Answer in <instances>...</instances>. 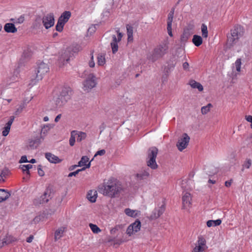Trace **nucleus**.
<instances>
[{
  "label": "nucleus",
  "instance_id": "62",
  "mask_svg": "<svg viewBox=\"0 0 252 252\" xmlns=\"http://www.w3.org/2000/svg\"><path fill=\"white\" fill-rule=\"evenodd\" d=\"M61 114L58 115L55 118V122H58L59 121V120L61 119Z\"/></svg>",
  "mask_w": 252,
  "mask_h": 252
},
{
  "label": "nucleus",
  "instance_id": "53",
  "mask_svg": "<svg viewBox=\"0 0 252 252\" xmlns=\"http://www.w3.org/2000/svg\"><path fill=\"white\" fill-rule=\"evenodd\" d=\"M246 120L250 123L251 124V128L252 129V116L251 115H246L245 117Z\"/></svg>",
  "mask_w": 252,
  "mask_h": 252
},
{
  "label": "nucleus",
  "instance_id": "55",
  "mask_svg": "<svg viewBox=\"0 0 252 252\" xmlns=\"http://www.w3.org/2000/svg\"><path fill=\"white\" fill-rule=\"evenodd\" d=\"M20 163L29 162L26 156H22L19 161Z\"/></svg>",
  "mask_w": 252,
  "mask_h": 252
},
{
  "label": "nucleus",
  "instance_id": "39",
  "mask_svg": "<svg viewBox=\"0 0 252 252\" xmlns=\"http://www.w3.org/2000/svg\"><path fill=\"white\" fill-rule=\"evenodd\" d=\"M76 137L77 138V141L78 142H81V141L86 139L87 134L86 133L82 131H76Z\"/></svg>",
  "mask_w": 252,
  "mask_h": 252
},
{
  "label": "nucleus",
  "instance_id": "4",
  "mask_svg": "<svg viewBox=\"0 0 252 252\" xmlns=\"http://www.w3.org/2000/svg\"><path fill=\"white\" fill-rule=\"evenodd\" d=\"M97 85V78L94 73L89 74L83 83V90L87 92H90Z\"/></svg>",
  "mask_w": 252,
  "mask_h": 252
},
{
  "label": "nucleus",
  "instance_id": "15",
  "mask_svg": "<svg viewBox=\"0 0 252 252\" xmlns=\"http://www.w3.org/2000/svg\"><path fill=\"white\" fill-rule=\"evenodd\" d=\"M71 57L70 51L69 50H65L60 56L59 60V64L60 66H63L67 64Z\"/></svg>",
  "mask_w": 252,
  "mask_h": 252
},
{
  "label": "nucleus",
  "instance_id": "45",
  "mask_svg": "<svg viewBox=\"0 0 252 252\" xmlns=\"http://www.w3.org/2000/svg\"><path fill=\"white\" fill-rule=\"evenodd\" d=\"M190 35V33L189 31L188 30H185L181 37V40L183 42L186 41L189 37Z\"/></svg>",
  "mask_w": 252,
  "mask_h": 252
},
{
  "label": "nucleus",
  "instance_id": "27",
  "mask_svg": "<svg viewBox=\"0 0 252 252\" xmlns=\"http://www.w3.org/2000/svg\"><path fill=\"white\" fill-rule=\"evenodd\" d=\"M126 33L127 35V41L128 42H132L133 40V28L130 26L127 25L126 26Z\"/></svg>",
  "mask_w": 252,
  "mask_h": 252
},
{
  "label": "nucleus",
  "instance_id": "13",
  "mask_svg": "<svg viewBox=\"0 0 252 252\" xmlns=\"http://www.w3.org/2000/svg\"><path fill=\"white\" fill-rule=\"evenodd\" d=\"M43 26L46 29L53 27L55 24L54 15L52 13H49L43 16L42 19Z\"/></svg>",
  "mask_w": 252,
  "mask_h": 252
},
{
  "label": "nucleus",
  "instance_id": "22",
  "mask_svg": "<svg viewBox=\"0 0 252 252\" xmlns=\"http://www.w3.org/2000/svg\"><path fill=\"white\" fill-rule=\"evenodd\" d=\"M125 213L128 217L135 218L139 216L141 214L140 211L137 210H132L129 208H126L124 211Z\"/></svg>",
  "mask_w": 252,
  "mask_h": 252
},
{
  "label": "nucleus",
  "instance_id": "7",
  "mask_svg": "<svg viewBox=\"0 0 252 252\" xmlns=\"http://www.w3.org/2000/svg\"><path fill=\"white\" fill-rule=\"evenodd\" d=\"M141 223L139 220H136L134 222L129 225L126 230V234L129 237L133 236L140 230Z\"/></svg>",
  "mask_w": 252,
  "mask_h": 252
},
{
  "label": "nucleus",
  "instance_id": "58",
  "mask_svg": "<svg viewBox=\"0 0 252 252\" xmlns=\"http://www.w3.org/2000/svg\"><path fill=\"white\" fill-rule=\"evenodd\" d=\"M11 101V99H3L1 103L3 105H7L8 103H9Z\"/></svg>",
  "mask_w": 252,
  "mask_h": 252
},
{
  "label": "nucleus",
  "instance_id": "37",
  "mask_svg": "<svg viewBox=\"0 0 252 252\" xmlns=\"http://www.w3.org/2000/svg\"><path fill=\"white\" fill-rule=\"evenodd\" d=\"M213 105L211 103H208L206 106H204L201 108V112L202 115H206L209 113L212 108Z\"/></svg>",
  "mask_w": 252,
  "mask_h": 252
},
{
  "label": "nucleus",
  "instance_id": "29",
  "mask_svg": "<svg viewBox=\"0 0 252 252\" xmlns=\"http://www.w3.org/2000/svg\"><path fill=\"white\" fill-rule=\"evenodd\" d=\"M71 16V13L69 11H65L59 18V20L65 24L66 23Z\"/></svg>",
  "mask_w": 252,
  "mask_h": 252
},
{
  "label": "nucleus",
  "instance_id": "12",
  "mask_svg": "<svg viewBox=\"0 0 252 252\" xmlns=\"http://www.w3.org/2000/svg\"><path fill=\"white\" fill-rule=\"evenodd\" d=\"M116 32L118 34V37L117 38L115 35H113L112 40L111 42L110 45L112 49V51L113 54L116 53L118 50V43L119 42L123 36V34L120 32L119 30H116Z\"/></svg>",
  "mask_w": 252,
  "mask_h": 252
},
{
  "label": "nucleus",
  "instance_id": "46",
  "mask_svg": "<svg viewBox=\"0 0 252 252\" xmlns=\"http://www.w3.org/2000/svg\"><path fill=\"white\" fill-rule=\"evenodd\" d=\"M32 167V165L31 164L22 165L20 166V168L23 171L26 172V173L28 175L30 174L29 169H31Z\"/></svg>",
  "mask_w": 252,
  "mask_h": 252
},
{
  "label": "nucleus",
  "instance_id": "47",
  "mask_svg": "<svg viewBox=\"0 0 252 252\" xmlns=\"http://www.w3.org/2000/svg\"><path fill=\"white\" fill-rule=\"evenodd\" d=\"M65 24L58 20V23L56 25V30L58 32H62L63 30V27Z\"/></svg>",
  "mask_w": 252,
  "mask_h": 252
},
{
  "label": "nucleus",
  "instance_id": "56",
  "mask_svg": "<svg viewBox=\"0 0 252 252\" xmlns=\"http://www.w3.org/2000/svg\"><path fill=\"white\" fill-rule=\"evenodd\" d=\"M105 153V151L104 150H101L98 151L96 153V154L94 155V157H96L98 155L102 156V155H104Z\"/></svg>",
  "mask_w": 252,
  "mask_h": 252
},
{
  "label": "nucleus",
  "instance_id": "25",
  "mask_svg": "<svg viewBox=\"0 0 252 252\" xmlns=\"http://www.w3.org/2000/svg\"><path fill=\"white\" fill-rule=\"evenodd\" d=\"M97 197V191L95 189L90 190L87 194V199L91 202L94 203L96 201Z\"/></svg>",
  "mask_w": 252,
  "mask_h": 252
},
{
  "label": "nucleus",
  "instance_id": "41",
  "mask_svg": "<svg viewBox=\"0 0 252 252\" xmlns=\"http://www.w3.org/2000/svg\"><path fill=\"white\" fill-rule=\"evenodd\" d=\"M89 225L92 231L94 234H98L101 231V229L96 224L90 223Z\"/></svg>",
  "mask_w": 252,
  "mask_h": 252
},
{
  "label": "nucleus",
  "instance_id": "61",
  "mask_svg": "<svg viewBox=\"0 0 252 252\" xmlns=\"http://www.w3.org/2000/svg\"><path fill=\"white\" fill-rule=\"evenodd\" d=\"M115 227L118 231L119 230L122 229L123 227V226L122 224H118V225H116Z\"/></svg>",
  "mask_w": 252,
  "mask_h": 252
},
{
  "label": "nucleus",
  "instance_id": "3",
  "mask_svg": "<svg viewBox=\"0 0 252 252\" xmlns=\"http://www.w3.org/2000/svg\"><path fill=\"white\" fill-rule=\"evenodd\" d=\"M158 152V150L156 147H152L148 151L147 164L152 169H156L158 167L156 160Z\"/></svg>",
  "mask_w": 252,
  "mask_h": 252
},
{
  "label": "nucleus",
  "instance_id": "2",
  "mask_svg": "<svg viewBox=\"0 0 252 252\" xmlns=\"http://www.w3.org/2000/svg\"><path fill=\"white\" fill-rule=\"evenodd\" d=\"M72 94L71 91L69 88H63L59 94L55 95L51 101L53 109L60 108L65 105L70 99Z\"/></svg>",
  "mask_w": 252,
  "mask_h": 252
},
{
  "label": "nucleus",
  "instance_id": "51",
  "mask_svg": "<svg viewBox=\"0 0 252 252\" xmlns=\"http://www.w3.org/2000/svg\"><path fill=\"white\" fill-rule=\"evenodd\" d=\"M84 171V169H79L78 170H77L76 171H74V172H71L68 175V177H71L73 176H75L77 174H78L81 171Z\"/></svg>",
  "mask_w": 252,
  "mask_h": 252
},
{
  "label": "nucleus",
  "instance_id": "48",
  "mask_svg": "<svg viewBox=\"0 0 252 252\" xmlns=\"http://www.w3.org/2000/svg\"><path fill=\"white\" fill-rule=\"evenodd\" d=\"M88 64L89 66L92 68H93L95 66L94 57L92 54H91V57L90 60L88 62Z\"/></svg>",
  "mask_w": 252,
  "mask_h": 252
},
{
  "label": "nucleus",
  "instance_id": "5",
  "mask_svg": "<svg viewBox=\"0 0 252 252\" xmlns=\"http://www.w3.org/2000/svg\"><path fill=\"white\" fill-rule=\"evenodd\" d=\"M206 243V240L204 237L199 236L191 252H204L208 248Z\"/></svg>",
  "mask_w": 252,
  "mask_h": 252
},
{
  "label": "nucleus",
  "instance_id": "14",
  "mask_svg": "<svg viewBox=\"0 0 252 252\" xmlns=\"http://www.w3.org/2000/svg\"><path fill=\"white\" fill-rule=\"evenodd\" d=\"M234 50L238 53L242 54L241 57L244 55L247 56L248 53V45L246 42H239L234 46Z\"/></svg>",
  "mask_w": 252,
  "mask_h": 252
},
{
  "label": "nucleus",
  "instance_id": "54",
  "mask_svg": "<svg viewBox=\"0 0 252 252\" xmlns=\"http://www.w3.org/2000/svg\"><path fill=\"white\" fill-rule=\"evenodd\" d=\"M37 170H38V174L39 176H44V171L42 170V169H41V165H39L38 166V168H37Z\"/></svg>",
  "mask_w": 252,
  "mask_h": 252
},
{
  "label": "nucleus",
  "instance_id": "33",
  "mask_svg": "<svg viewBox=\"0 0 252 252\" xmlns=\"http://www.w3.org/2000/svg\"><path fill=\"white\" fill-rule=\"evenodd\" d=\"M221 223V220L220 219L217 220H209L207 221V225L208 227H210L212 226H216L220 225Z\"/></svg>",
  "mask_w": 252,
  "mask_h": 252
},
{
  "label": "nucleus",
  "instance_id": "36",
  "mask_svg": "<svg viewBox=\"0 0 252 252\" xmlns=\"http://www.w3.org/2000/svg\"><path fill=\"white\" fill-rule=\"evenodd\" d=\"M16 241V239L11 235L6 236L2 240V244L7 245Z\"/></svg>",
  "mask_w": 252,
  "mask_h": 252
},
{
  "label": "nucleus",
  "instance_id": "38",
  "mask_svg": "<svg viewBox=\"0 0 252 252\" xmlns=\"http://www.w3.org/2000/svg\"><path fill=\"white\" fill-rule=\"evenodd\" d=\"M252 164V160L250 158H246V160L244 161L243 164L242 165V170L244 171L245 169H249Z\"/></svg>",
  "mask_w": 252,
  "mask_h": 252
},
{
  "label": "nucleus",
  "instance_id": "8",
  "mask_svg": "<svg viewBox=\"0 0 252 252\" xmlns=\"http://www.w3.org/2000/svg\"><path fill=\"white\" fill-rule=\"evenodd\" d=\"M190 140L189 136L187 133H183L179 138L176 146L179 151H183L188 147Z\"/></svg>",
  "mask_w": 252,
  "mask_h": 252
},
{
  "label": "nucleus",
  "instance_id": "17",
  "mask_svg": "<svg viewBox=\"0 0 252 252\" xmlns=\"http://www.w3.org/2000/svg\"><path fill=\"white\" fill-rule=\"evenodd\" d=\"M165 206L162 205L159 207L155 208L152 212L149 218L151 220H155L158 219L164 212Z\"/></svg>",
  "mask_w": 252,
  "mask_h": 252
},
{
  "label": "nucleus",
  "instance_id": "43",
  "mask_svg": "<svg viewBox=\"0 0 252 252\" xmlns=\"http://www.w3.org/2000/svg\"><path fill=\"white\" fill-rule=\"evenodd\" d=\"M242 63L241 59L238 58L235 61L233 64L234 67L236 68V70L238 72H240L241 71Z\"/></svg>",
  "mask_w": 252,
  "mask_h": 252
},
{
  "label": "nucleus",
  "instance_id": "20",
  "mask_svg": "<svg viewBox=\"0 0 252 252\" xmlns=\"http://www.w3.org/2000/svg\"><path fill=\"white\" fill-rule=\"evenodd\" d=\"M174 17V11H171L168 14L167 20V30L169 35L171 37L173 36L172 32V24Z\"/></svg>",
  "mask_w": 252,
  "mask_h": 252
},
{
  "label": "nucleus",
  "instance_id": "9",
  "mask_svg": "<svg viewBox=\"0 0 252 252\" xmlns=\"http://www.w3.org/2000/svg\"><path fill=\"white\" fill-rule=\"evenodd\" d=\"M49 70V68L47 64L43 62L39 63L36 75V79L37 81L41 80Z\"/></svg>",
  "mask_w": 252,
  "mask_h": 252
},
{
  "label": "nucleus",
  "instance_id": "10",
  "mask_svg": "<svg viewBox=\"0 0 252 252\" xmlns=\"http://www.w3.org/2000/svg\"><path fill=\"white\" fill-rule=\"evenodd\" d=\"M239 30L240 29L238 28H235L231 30L230 35L228 36L227 42V45L231 46L237 43L240 36Z\"/></svg>",
  "mask_w": 252,
  "mask_h": 252
},
{
  "label": "nucleus",
  "instance_id": "49",
  "mask_svg": "<svg viewBox=\"0 0 252 252\" xmlns=\"http://www.w3.org/2000/svg\"><path fill=\"white\" fill-rule=\"evenodd\" d=\"M41 26V25L40 21L39 19L35 20L34 22L33 23V25H32L33 28L34 29H40Z\"/></svg>",
  "mask_w": 252,
  "mask_h": 252
},
{
  "label": "nucleus",
  "instance_id": "32",
  "mask_svg": "<svg viewBox=\"0 0 252 252\" xmlns=\"http://www.w3.org/2000/svg\"><path fill=\"white\" fill-rule=\"evenodd\" d=\"M192 41L193 43L197 47L201 45L203 42L202 38L198 35H194Z\"/></svg>",
  "mask_w": 252,
  "mask_h": 252
},
{
  "label": "nucleus",
  "instance_id": "60",
  "mask_svg": "<svg viewBox=\"0 0 252 252\" xmlns=\"http://www.w3.org/2000/svg\"><path fill=\"white\" fill-rule=\"evenodd\" d=\"M33 239V236H30L27 239V242L28 243H31L32 242V240Z\"/></svg>",
  "mask_w": 252,
  "mask_h": 252
},
{
  "label": "nucleus",
  "instance_id": "63",
  "mask_svg": "<svg viewBox=\"0 0 252 252\" xmlns=\"http://www.w3.org/2000/svg\"><path fill=\"white\" fill-rule=\"evenodd\" d=\"M231 183L229 181H226L225 182V185L226 187H229L231 186Z\"/></svg>",
  "mask_w": 252,
  "mask_h": 252
},
{
  "label": "nucleus",
  "instance_id": "24",
  "mask_svg": "<svg viewBox=\"0 0 252 252\" xmlns=\"http://www.w3.org/2000/svg\"><path fill=\"white\" fill-rule=\"evenodd\" d=\"M66 231V227L65 226H61L59 227L55 232L54 238L55 240L61 239L64 233Z\"/></svg>",
  "mask_w": 252,
  "mask_h": 252
},
{
  "label": "nucleus",
  "instance_id": "1",
  "mask_svg": "<svg viewBox=\"0 0 252 252\" xmlns=\"http://www.w3.org/2000/svg\"><path fill=\"white\" fill-rule=\"evenodd\" d=\"M124 190V187L121 182L116 179L109 180L104 185L102 193L111 198L118 196Z\"/></svg>",
  "mask_w": 252,
  "mask_h": 252
},
{
  "label": "nucleus",
  "instance_id": "19",
  "mask_svg": "<svg viewBox=\"0 0 252 252\" xmlns=\"http://www.w3.org/2000/svg\"><path fill=\"white\" fill-rule=\"evenodd\" d=\"M75 166L83 167L82 169H84V170L86 168H90L91 161H89V158L87 156H83L78 162V164L75 165Z\"/></svg>",
  "mask_w": 252,
  "mask_h": 252
},
{
  "label": "nucleus",
  "instance_id": "64",
  "mask_svg": "<svg viewBox=\"0 0 252 252\" xmlns=\"http://www.w3.org/2000/svg\"><path fill=\"white\" fill-rule=\"evenodd\" d=\"M29 162L32 163H34L36 162V160L35 159L32 158L31 160L29 161Z\"/></svg>",
  "mask_w": 252,
  "mask_h": 252
},
{
  "label": "nucleus",
  "instance_id": "30",
  "mask_svg": "<svg viewBox=\"0 0 252 252\" xmlns=\"http://www.w3.org/2000/svg\"><path fill=\"white\" fill-rule=\"evenodd\" d=\"M106 63L105 56L103 54H98L97 57V64L98 66H103Z\"/></svg>",
  "mask_w": 252,
  "mask_h": 252
},
{
  "label": "nucleus",
  "instance_id": "52",
  "mask_svg": "<svg viewBox=\"0 0 252 252\" xmlns=\"http://www.w3.org/2000/svg\"><path fill=\"white\" fill-rule=\"evenodd\" d=\"M24 21H25L24 16L23 15H21L16 19V21H15V23L22 24L24 22Z\"/></svg>",
  "mask_w": 252,
  "mask_h": 252
},
{
  "label": "nucleus",
  "instance_id": "11",
  "mask_svg": "<svg viewBox=\"0 0 252 252\" xmlns=\"http://www.w3.org/2000/svg\"><path fill=\"white\" fill-rule=\"evenodd\" d=\"M32 55V47L30 45H27L24 47L23 54L19 61V64H24L29 60Z\"/></svg>",
  "mask_w": 252,
  "mask_h": 252
},
{
  "label": "nucleus",
  "instance_id": "31",
  "mask_svg": "<svg viewBox=\"0 0 252 252\" xmlns=\"http://www.w3.org/2000/svg\"><path fill=\"white\" fill-rule=\"evenodd\" d=\"M11 196V192L7 190L1 189V202L6 200Z\"/></svg>",
  "mask_w": 252,
  "mask_h": 252
},
{
  "label": "nucleus",
  "instance_id": "50",
  "mask_svg": "<svg viewBox=\"0 0 252 252\" xmlns=\"http://www.w3.org/2000/svg\"><path fill=\"white\" fill-rule=\"evenodd\" d=\"M43 217L42 215H38V216H36L33 220V221L35 223H38L39 222L41 221H43Z\"/></svg>",
  "mask_w": 252,
  "mask_h": 252
},
{
  "label": "nucleus",
  "instance_id": "18",
  "mask_svg": "<svg viewBox=\"0 0 252 252\" xmlns=\"http://www.w3.org/2000/svg\"><path fill=\"white\" fill-rule=\"evenodd\" d=\"M50 193L51 191L49 189H46L43 194L40 198L35 199V203L37 204L47 202L50 199Z\"/></svg>",
  "mask_w": 252,
  "mask_h": 252
},
{
  "label": "nucleus",
  "instance_id": "57",
  "mask_svg": "<svg viewBox=\"0 0 252 252\" xmlns=\"http://www.w3.org/2000/svg\"><path fill=\"white\" fill-rule=\"evenodd\" d=\"M183 67L186 70H189V64L187 62H185L183 64Z\"/></svg>",
  "mask_w": 252,
  "mask_h": 252
},
{
  "label": "nucleus",
  "instance_id": "28",
  "mask_svg": "<svg viewBox=\"0 0 252 252\" xmlns=\"http://www.w3.org/2000/svg\"><path fill=\"white\" fill-rule=\"evenodd\" d=\"M189 85L193 89H197L199 92L203 91V86L199 82L194 80H191L189 82Z\"/></svg>",
  "mask_w": 252,
  "mask_h": 252
},
{
  "label": "nucleus",
  "instance_id": "59",
  "mask_svg": "<svg viewBox=\"0 0 252 252\" xmlns=\"http://www.w3.org/2000/svg\"><path fill=\"white\" fill-rule=\"evenodd\" d=\"M118 231V230L115 228V227L112 228L110 230V233L112 234H115Z\"/></svg>",
  "mask_w": 252,
  "mask_h": 252
},
{
  "label": "nucleus",
  "instance_id": "42",
  "mask_svg": "<svg viewBox=\"0 0 252 252\" xmlns=\"http://www.w3.org/2000/svg\"><path fill=\"white\" fill-rule=\"evenodd\" d=\"M201 30L203 37L205 38H207L208 36V31L207 27L205 24H203L201 25Z\"/></svg>",
  "mask_w": 252,
  "mask_h": 252
},
{
  "label": "nucleus",
  "instance_id": "34",
  "mask_svg": "<svg viewBox=\"0 0 252 252\" xmlns=\"http://www.w3.org/2000/svg\"><path fill=\"white\" fill-rule=\"evenodd\" d=\"M54 126L51 124L44 125L41 130V134L45 136L47 134L48 131L53 127Z\"/></svg>",
  "mask_w": 252,
  "mask_h": 252
},
{
  "label": "nucleus",
  "instance_id": "16",
  "mask_svg": "<svg viewBox=\"0 0 252 252\" xmlns=\"http://www.w3.org/2000/svg\"><path fill=\"white\" fill-rule=\"evenodd\" d=\"M182 204L184 209L189 210L191 205V196L189 192H185L182 197Z\"/></svg>",
  "mask_w": 252,
  "mask_h": 252
},
{
  "label": "nucleus",
  "instance_id": "23",
  "mask_svg": "<svg viewBox=\"0 0 252 252\" xmlns=\"http://www.w3.org/2000/svg\"><path fill=\"white\" fill-rule=\"evenodd\" d=\"M46 158L51 163H58L62 162V159L59 158L57 156L48 153L45 154Z\"/></svg>",
  "mask_w": 252,
  "mask_h": 252
},
{
  "label": "nucleus",
  "instance_id": "6",
  "mask_svg": "<svg viewBox=\"0 0 252 252\" xmlns=\"http://www.w3.org/2000/svg\"><path fill=\"white\" fill-rule=\"evenodd\" d=\"M166 50L165 48L159 45L155 48L151 54L148 57V59L152 62H155L159 58H161L165 53Z\"/></svg>",
  "mask_w": 252,
  "mask_h": 252
},
{
  "label": "nucleus",
  "instance_id": "40",
  "mask_svg": "<svg viewBox=\"0 0 252 252\" xmlns=\"http://www.w3.org/2000/svg\"><path fill=\"white\" fill-rule=\"evenodd\" d=\"M10 173V171L7 168H4L1 172V182H4L5 179L3 178H6Z\"/></svg>",
  "mask_w": 252,
  "mask_h": 252
},
{
  "label": "nucleus",
  "instance_id": "44",
  "mask_svg": "<svg viewBox=\"0 0 252 252\" xmlns=\"http://www.w3.org/2000/svg\"><path fill=\"white\" fill-rule=\"evenodd\" d=\"M76 131H72L71 132L70 137V139L69 140V145L71 146H73L74 145L75 142V139L76 138Z\"/></svg>",
  "mask_w": 252,
  "mask_h": 252
},
{
  "label": "nucleus",
  "instance_id": "35",
  "mask_svg": "<svg viewBox=\"0 0 252 252\" xmlns=\"http://www.w3.org/2000/svg\"><path fill=\"white\" fill-rule=\"evenodd\" d=\"M149 173L146 170H144L139 173H138L136 175V177L138 180H142L147 178L149 176Z\"/></svg>",
  "mask_w": 252,
  "mask_h": 252
},
{
  "label": "nucleus",
  "instance_id": "21",
  "mask_svg": "<svg viewBox=\"0 0 252 252\" xmlns=\"http://www.w3.org/2000/svg\"><path fill=\"white\" fill-rule=\"evenodd\" d=\"M14 119V117L13 116H11L10 117L9 120L6 123L5 125L3 128V130L2 131V135L4 136H7L10 131L11 126L13 122Z\"/></svg>",
  "mask_w": 252,
  "mask_h": 252
},
{
  "label": "nucleus",
  "instance_id": "26",
  "mask_svg": "<svg viewBox=\"0 0 252 252\" xmlns=\"http://www.w3.org/2000/svg\"><path fill=\"white\" fill-rule=\"evenodd\" d=\"M4 30L6 32L15 33L17 31V28L12 23H6L4 26Z\"/></svg>",
  "mask_w": 252,
  "mask_h": 252
}]
</instances>
